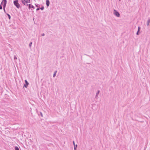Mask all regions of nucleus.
Segmentation results:
<instances>
[{"label":"nucleus","instance_id":"obj_1","mask_svg":"<svg viewBox=\"0 0 150 150\" xmlns=\"http://www.w3.org/2000/svg\"><path fill=\"white\" fill-rule=\"evenodd\" d=\"M7 0H2V1L1 3V4L0 5H1V6H2V4H3V9L4 11H5V8L6 7V4H7Z\"/></svg>","mask_w":150,"mask_h":150},{"label":"nucleus","instance_id":"obj_2","mask_svg":"<svg viewBox=\"0 0 150 150\" xmlns=\"http://www.w3.org/2000/svg\"><path fill=\"white\" fill-rule=\"evenodd\" d=\"M14 5L18 8L20 7V5L18 3V0H15L13 1Z\"/></svg>","mask_w":150,"mask_h":150},{"label":"nucleus","instance_id":"obj_3","mask_svg":"<svg viewBox=\"0 0 150 150\" xmlns=\"http://www.w3.org/2000/svg\"><path fill=\"white\" fill-rule=\"evenodd\" d=\"M21 1L23 4L26 6H28L27 3L30 2V0H21Z\"/></svg>","mask_w":150,"mask_h":150},{"label":"nucleus","instance_id":"obj_4","mask_svg":"<svg viewBox=\"0 0 150 150\" xmlns=\"http://www.w3.org/2000/svg\"><path fill=\"white\" fill-rule=\"evenodd\" d=\"M114 14L117 16L119 17L120 16V14L116 10H114Z\"/></svg>","mask_w":150,"mask_h":150},{"label":"nucleus","instance_id":"obj_5","mask_svg":"<svg viewBox=\"0 0 150 150\" xmlns=\"http://www.w3.org/2000/svg\"><path fill=\"white\" fill-rule=\"evenodd\" d=\"M25 84L24 85V86L26 88H27L28 85L29 84V83L26 80H25Z\"/></svg>","mask_w":150,"mask_h":150},{"label":"nucleus","instance_id":"obj_6","mask_svg":"<svg viewBox=\"0 0 150 150\" xmlns=\"http://www.w3.org/2000/svg\"><path fill=\"white\" fill-rule=\"evenodd\" d=\"M28 5V8L29 9H30L31 8H33V9L35 8L34 6H33L31 4H29Z\"/></svg>","mask_w":150,"mask_h":150},{"label":"nucleus","instance_id":"obj_7","mask_svg":"<svg viewBox=\"0 0 150 150\" xmlns=\"http://www.w3.org/2000/svg\"><path fill=\"white\" fill-rule=\"evenodd\" d=\"M99 93H100V91L99 90H98L97 91V93H96V95L95 98L96 99H98V95L99 94Z\"/></svg>","mask_w":150,"mask_h":150},{"label":"nucleus","instance_id":"obj_8","mask_svg":"<svg viewBox=\"0 0 150 150\" xmlns=\"http://www.w3.org/2000/svg\"><path fill=\"white\" fill-rule=\"evenodd\" d=\"M50 2L49 0H46V4L47 5V6L48 7L50 5Z\"/></svg>","mask_w":150,"mask_h":150},{"label":"nucleus","instance_id":"obj_9","mask_svg":"<svg viewBox=\"0 0 150 150\" xmlns=\"http://www.w3.org/2000/svg\"><path fill=\"white\" fill-rule=\"evenodd\" d=\"M140 29H141V27H140V26H139L138 27V31L136 33V34L137 35H139V33L140 30Z\"/></svg>","mask_w":150,"mask_h":150},{"label":"nucleus","instance_id":"obj_10","mask_svg":"<svg viewBox=\"0 0 150 150\" xmlns=\"http://www.w3.org/2000/svg\"><path fill=\"white\" fill-rule=\"evenodd\" d=\"M150 23V19H149L147 22V25L148 26L149 25V23Z\"/></svg>","mask_w":150,"mask_h":150},{"label":"nucleus","instance_id":"obj_11","mask_svg":"<svg viewBox=\"0 0 150 150\" xmlns=\"http://www.w3.org/2000/svg\"><path fill=\"white\" fill-rule=\"evenodd\" d=\"M57 72V71H55L54 72V74H53V77H54L55 76H56V74Z\"/></svg>","mask_w":150,"mask_h":150},{"label":"nucleus","instance_id":"obj_12","mask_svg":"<svg viewBox=\"0 0 150 150\" xmlns=\"http://www.w3.org/2000/svg\"><path fill=\"white\" fill-rule=\"evenodd\" d=\"M15 150H19L18 146H15Z\"/></svg>","mask_w":150,"mask_h":150},{"label":"nucleus","instance_id":"obj_13","mask_svg":"<svg viewBox=\"0 0 150 150\" xmlns=\"http://www.w3.org/2000/svg\"><path fill=\"white\" fill-rule=\"evenodd\" d=\"M32 44V42H30V44H29V47L30 48L31 47Z\"/></svg>","mask_w":150,"mask_h":150},{"label":"nucleus","instance_id":"obj_14","mask_svg":"<svg viewBox=\"0 0 150 150\" xmlns=\"http://www.w3.org/2000/svg\"><path fill=\"white\" fill-rule=\"evenodd\" d=\"M7 15L8 17V19H11V17L10 15L8 14H7Z\"/></svg>","mask_w":150,"mask_h":150},{"label":"nucleus","instance_id":"obj_15","mask_svg":"<svg viewBox=\"0 0 150 150\" xmlns=\"http://www.w3.org/2000/svg\"><path fill=\"white\" fill-rule=\"evenodd\" d=\"M77 147V145H74V150H76V149Z\"/></svg>","mask_w":150,"mask_h":150},{"label":"nucleus","instance_id":"obj_16","mask_svg":"<svg viewBox=\"0 0 150 150\" xmlns=\"http://www.w3.org/2000/svg\"><path fill=\"white\" fill-rule=\"evenodd\" d=\"M42 10H43L44 9V7L42 6L41 8H40Z\"/></svg>","mask_w":150,"mask_h":150},{"label":"nucleus","instance_id":"obj_17","mask_svg":"<svg viewBox=\"0 0 150 150\" xmlns=\"http://www.w3.org/2000/svg\"><path fill=\"white\" fill-rule=\"evenodd\" d=\"M14 59H17V57H16V56H14Z\"/></svg>","mask_w":150,"mask_h":150},{"label":"nucleus","instance_id":"obj_18","mask_svg":"<svg viewBox=\"0 0 150 150\" xmlns=\"http://www.w3.org/2000/svg\"><path fill=\"white\" fill-rule=\"evenodd\" d=\"M2 8V6L1 5H0V9L1 10Z\"/></svg>","mask_w":150,"mask_h":150},{"label":"nucleus","instance_id":"obj_19","mask_svg":"<svg viewBox=\"0 0 150 150\" xmlns=\"http://www.w3.org/2000/svg\"><path fill=\"white\" fill-rule=\"evenodd\" d=\"M40 115H41V116L42 117H43V115H42V113L41 112H40Z\"/></svg>","mask_w":150,"mask_h":150},{"label":"nucleus","instance_id":"obj_20","mask_svg":"<svg viewBox=\"0 0 150 150\" xmlns=\"http://www.w3.org/2000/svg\"><path fill=\"white\" fill-rule=\"evenodd\" d=\"M35 6H36V7H38V4H35Z\"/></svg>","mask_w":150,"mask_h":150},{"label":"nucleus","instance_id":"obj_21","mask_svg":"<svg viewBox=\"0 0 150 150\" xmlns=\"http://www.w3.org/2000/svg\"><path fill=\"white\" fill-rule=\"evenodd\" d=\"M40 9V8H37V9H36V11H38Z\"/></svg>","mask_w":150,"mask_h":150},{"label":"nucleus","instance_id":"obj_22","mask_svg":"<svg viewBox=\"0 0 150 150\" xmlns=\"http://www.w3.org/2000/svg\"><path fill=\"white\" fill-rule=\"evenodd\" d=\"M45 35V34L44 33H42V36H43Z\"/></svg>","mask_w":150,"mask_h":150},{"label":"nucleus","instance_id":"obj_23","mask_svg":"<svg viewBox=\"0 0 150 150\" xmlns=\"http://www.w3.org/2000/svg\"><path fill=\"white\" fill-rule=\"evenodd\" d=\"M73 144L74 145V146L75 145V142H74V141H73Z\"/></svg>","mask_w":150,"mask_h":150},{"label":"nucleus","instance_id":"obj_24","mask_svg":"<svg viewBox=\"0 0 150 150\" xmlns=\"http://www.w3.org/2000/svg\"><path fill=\"white\" fill-rule=\"evenodd\" d=\"M119 1H120L121 0H119Z\"/></svg>","mask_w":150,"mask_h":150}]
</instances>
